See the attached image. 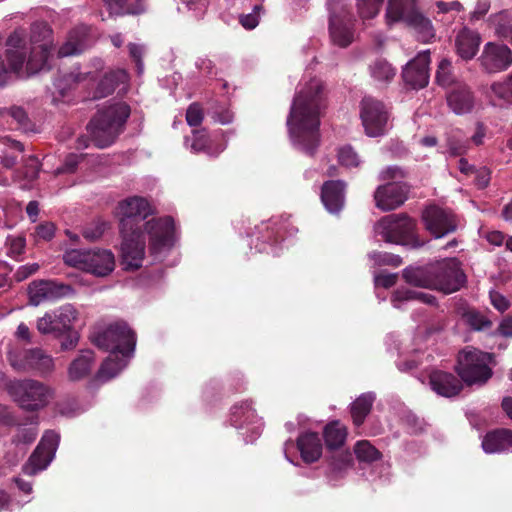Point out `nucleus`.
<instances>
[{
    "label": "nucleus",
    "instance_id": "1",
    "mask_svg": "<svg viewBox=\"0 0 512 512\" xmlns=\"http://www.w3.org/2000/svg\"><path fill=\"white\" fill-rule=\"evenodd\" d=\"M52 49V29L46 23H34L29 38L22 30H16L7 40L6 57L9 68L0 58V87L7 84L13 74L29 77L48 69Z\"/></svg>",
    "mask_w": 512,
    "mask_h": 512
},
{
    "label": "nucleus",
    "instance_id": "2",
    "mask_svg": "<svg viewBox=\"0 0 512 512\" xmlns=\"http://www.w3.org/2000/svg\"><path fill=\"white\" fill-rule=\"evenodd\" d=\"M326 106L324 85L313 78L301 85L292 102L287 127L292 144L306 154H313L319 143L322 110Z\"/></svg>",
    "mask_w": 512,
    "mask_h": 512
},
{
    "label": "nucleus",
    "instance_id": "3",
    "mask_svg": "<svg viewBox=\"0 0 512 512\" xmlns=\"http://www.w3.org/2000/svg\"><path fill=\"white\" fill-rule=\"evenodd\" d=\"M99 348L109 350V357L102 363L96 378L108 381L120 373L134 355L136 337L124 322H116L102 331L95 332L92 338Z\"/></svg>",
    "mask_w": 512,
    "mask_h": 512
},
{
    "label": "nucleus",
    "instance_id": "4",
    "mask_svg": "<svg viewBox=\"0 0 512 512\" xmlns=\"http://www.w3.org/2000/svg\"><path fill=\"white\" fill-rule=\"evenodd\" d=\"M406 282L444 294L458 291L466 282L461 263L456 258L443 259L426 267H410L403 271Z\"/></svg>",
    "mask_w": 512,
    "mask_h": 512
},
{
    "label": "nucleus",
    "instance_id": "5",
    "mask_svg": "<svg viewBox=\"0 0 512 512\" xmlns=\"http://www.w3.org/2000/svg\"><path fill=\"white\" fill-rule=\"evenodd\" d=\"M130 115V107L124 102H115L100 110L89 125L90 135L99 148L111 145L122 132Z\"/></svg>",
    "mask_w": 512,
    "mask_h": 512
},
{
    "label": "nucleus",
    "instance_id": "6",
    "mask_svg": "<svg viewBox=\"0 0 512 512\" xmlns=\"http://www.w3.org/2000/svg\"><path fill=\"white\" fill-rule=\"evenodd\" d=\"M386 20L389 25L398 21L404 22L424 43L435 37L432 22L417 10L416 0H389Z\"/></svg>",
    "mask_w": 512,
    "mask_h": 512
},
{
    "label": "nucleus",
    "instance_id": "7",
    "mask_svg": "<svg viewBox=\"0 0 512 512\" xmlns=\"http://www.w3.org/2000/svg\"><path fill=\"white\" fill-rule=\"evenodd\" d=\"M7 392L26 411H38L54 398V390L49 385L35 379H14L8 382Z\"/></svg>",
    "mask_w": 512,
    "mask_h": 512
},
{
    "label": "nucleus",
    "instance_id": "8",
    "mask_svg": "<svg viewBox=\"0 0 512 512\" xmlns=\"http://www.w3.org/2000/svg\"><path fill=\"white\" fill-rule=\"evenodd\" d=\"M416 222L406 214H390L381 218L374 225L375 237L387 243L420 247L423 242L416 234Z\"/></svg>",
    "mask_w": 512,
    "mask_h": 512
},
{
    "label": "nucleus",
    "instance_id": "9",
    "mask_svg": "<svg viewBox=\"0 0 512 512\" xmlns=\"http://www.w3.org/2000/svg\"><path fill=\"white\" fill-rule=\"evenodd\" d=\"M491 361V354L466 347L458 356V375L468 385H483L492 376Z\"/></svg>",
    "mask_w": 512,
    "mask_h": 512
},
{
    "label": "nucleus",
    "instance_id": "10",
    "mask_svg": "<svg viewBox=\"0 0 512 512\" xmlns=\"http://www.w3.org/2000/svg\"><path fill=\"white\" fill-rule=\"evenodd\" d=\"M63 260L68 266L87 271L100 277L107 276L115 267L113 253L105 249H70L64 253Z\"/></svg>",
    "mask_w": 512,
    "mask_h": 512
},
{
    "label": "nucleus",
    "instance_id": "11",
    "mask_svg": "<svg viewBox=\"0 0 512 512\" xmlns=\"http://www.w3.org/2000/svg\"><path fill=\"white\" fill-rule=\"evenodd\" d=\"M7 361L16 372H37L46 375L54 370L53 358L40 348L23 349L10 346Z\"/></svg>",
    "mask_w": 512,
    "mask_h": 512
},
{
    "label": "nucleus",
    "instance_id": "12",
    "mask_svg": "<svg viewBox=\"0 0 512 512\" xmlns=\"http://www.w3.org/2000/svg\"><path fill=\"white\" fill-rule=\"evenodd\" d=\"M150 250L156 260H163L175 243V225L171 217L151 219L145 223Z\"/></svg>",
    "mask_w": 512,
    "mask_h": 512
},
{
    "label": "nucleus",
    "instance_id": "13",
    "mask_svg": "<svg viewBox=\"0 0 512 512\" xmlns=\"http://www.w3.org/2000/svg\"><path fill=\"white\" fill-rule=\"evenodd\" d=\"M359 115L367 136L378 137L388 130L389 112L381 101L365 96L360 102Z\"/></svg>",
    "mask_w": 512,
    "mask_h": 512
},
{
    "label": "nucleus",
    "instance_id": "14",
    "mask_svg": "<svg viewBox=\"0 0 512 512\" xmlns=\"http://www.w3.org/2000/svg\"><path fill=\"white\" fill-rule=\"evenodd\" d=\"M231 425L243 436L246 445L253 442L261 435L264 423L252 407L251 402L244 401L232 407Z\"/></svg>",
    "mask_w": 512,
    "mask_h": 512
},
{
    "label": "nucleus",
    "instance_id": "15",
    "mask_svg": "<svg viewBox=\"0 0 512 512\" xmlns=\"http://www.w3.org/2000/svg\"><path fill=\"white\" fill-rule=\"evenodd\" d=\"M78 318L77 309L68 303L45 313L37 320L36 327L41 334H54L59 337L70 332Z\"/></svg>",
    "mask_w": 512,
    "mask_h": 512
},
{
    "label": "nucleus",
    "instance_id": "16",
    "mask_svg": "<svg viewBox=\"0 0 512 512\" xmlns=\"http://www.w3.org/2000/svg\"><path fill=\"white\" fill-rule=\"evenodd\" d=\"M122 235L121 260L125 270H135L142 266L145 256L144 234L138 229L120 230Z\"/></svg>",
    "mask_w": 512,
    "mask_h": 512
},
{
    "label": "nucleus",
    "instance_id": "17",
    "mask_svg": "<svg viewBox=\"0 0 512 512\" xmlns=\"http://www.w3.org/2000/svg\"><path fill=\"white\" fill-rule=\"evenodd\" d=\"M330 9V36L334 44L346 47L353 41L352 21L344 5L329 1Z\"/></svg>",
    "mask_w": 512,
    "mask_h": 512
},
{
    "label": "nucleus",
    "instance_id": "18",
    "mask_svg": "<svg viewBox=\"0 0 512 512\" xmlns=\"http://www.w3.org/2000/svg\"><path fill=\"white\" fill-rule=\"evenodd\" d=\"M426 230L436 239L442 238L457 229V222L451 211L438 206L427 207L422 213Z\"/></svg>",
    "mask_w": 512,
    "mask_h": 512
},
{
    "label": "nucleus",
    "instance_id": "19",
    "mask_svg": "<svg viewBox=\"0 0 512 512\" xmlns=\"http://www.w3.org/2000/svg\"><path fill=\"white\" fill-rule=\"evenodd\" d=\"M153 213L149 201L143 197L133 196L121 201L117 206L120 230H134L133 222L143 220Z\"/></svg>",
    "mask_w": 512,
    "mask_h": 512
},
{
    "label": "nucleus",
    "instance_id": "20",
    "mask_svg": "<svg viewBox=\"0 0 512 512\" xmlns=\"http://www.w3.org/2000/svg\"><path fill=\"white\" fill-rule=\"evenodd\" d=\"M72 289L54 280H36L28 286L29 303L38 306L47 301H55L68 296Z\"/></svg>",
    "mask_w": 512,
    "mask_h": 512
},
{
    "label": "nucleus",
    "instance_id": "21",
    "mask_svg": "<svg viewBox=\"0 0 512 512\" xmlns=\"http://www.w3.org/2000/svg\"><path fill=\"white\" fill-rule=\"evenodd\" d=\"M480 62L488 73L504 71L512 65V51L504 44L489 42L484 46Z\"/></svg>",
    "mask_w": 512,
    "mask_h": 512
},
{
    "label": "nucleus",
    "instance_id": "22",
    "mask_svg": "<svg viewBox=\"0 0 512 512\" xmlns=\"http://www.w3.org/2000/svg\"><path fill=\"white\" fill-rule=\"evenodd\" d=\"M429 64V50L418 53L403 69L404 82L414 89L425 87L429 82Z\"/></svg>",
    "mask_w": 512,
    "mask_h": 512
},
{
    "label": "nucleus",
    "instance_id": "23",
    "mask_svg": "<svg viewBox=\"0 0 512 512\" xmlns=\"http://www.w3.org/2000/svg\"><path fill=\"white\" fill-rule=\"evenodd\" d=\"M375 205L382 211H391L401 206L407 199L404 184L394 181L379 186L374 193Z\"/></svg>",
    "mask_w": 512,
    "mask_h": 512
},
{
    "label": "nucleus",
    "instance_id": "24",
    "mask_svg": "<svg viewBox=\"0 0 512 512\" xmlns=\"http://www.w3.org/2000/svg\"><path fill=\"white\" fill-rule=\"evenodd\" d=\"M446 98L448 107L456 115L471 113L476 106V99L473 92L464 84H457L447 94Z\"/></svg>",
    "mask_w": 512,
    "mask_h": 512
},
{
    "label": "nucleus",
    "instance_id": "25",
    "mask_svg": "<svg viewBox=\"0 0 512 512\" xmlns=\"http://www.w3.org/2000/svg\"><path fill=\"white\" fill-rule=\"evenodd\" d=\"M345 183L343 181H327L321 189V201L331 214L339 213L345 203Z\"/></svg>",
    "mask_w": 512,
    "mask_h": 512
},
{
    "label": "nucleus",
    "instance_id": "26",
    "mask_svg": "<svg viewBox=\"0 0 512 512\" xmlns=\"http://www.w3.org/2000/svg\"><path fill=\"white\" fill-rule=\"evenodd\" d=\"M90 44L88 28L86 26L77 27L69 32L66 42L58 50V57L80 54Z\"/></svg>",
    "mask_w": 512,
    "mask_h": 512
},
{
    "label": "nucleus",
    "instance_id": "27",
    "mask_svg": "<svg viewBox=\"0 0 512 512\" xmlns=\"http://www.w3.org/2000/svg\"><path fill=\"white\" fill-rule=\"evenodd\" d=\"M430 385L433 391L444 397H452L461 390L460 381L450 373L435 371L430 375Z\"/></svg>",
    "mask_w": 512,
    "mask_h": 512
},
{
    "label": "nucleus",
    "instance_id": "28",
    "mask_svg": "<svg viewBox=\"0 0 512 512\" xmlns=\"http://www.w3.org/2000/svg\"><path fill=\"white\" fill-rule=\"evenodd\" d=\"M481 38L477 32L461 30L455 41L457 54L464 60L472 59L478 52Z\"/></svg>",
    "mask_w": 512,
    "mask_h": 512
},
{
    "label": "nucleus",
    "instance_id": "29",
    "mask_svg": "<svg viewBox=\"0 0 512 512\" xmlns=\"http://www.w3.org/2000/svg\"><path fill=\"white\" fill-rule=\"evenodd\" d=\"M185 145L194 153L204 152L209 156L219 155L226 147L224 144L214 147L213 140L205 131H194L191 138L186 137Z\"/></svg>",
    "mask_w": 512,
    "mask_h": 512
},
{
    "label": "nucleus",
    "instance_id": "30",
    "mask_svg": "<svg viewBox=\"0 0 512 512\" xmlns=\"http://www.w3.org/2000/svg\"><path fill=\"white\" fill-rule=\"evenodd\" d=\"M94 364V354L91 350H83L68 368V376L72 381L86 377Z\"/></svg>",
    "mask_w": 512,
    "mask_h": 512
},
{
    "label": "nucleus",
    "instance_id": "31",
    "mask_svg": "<svg viewBox=\"0 0 512 512\" xmlns=\"http://www.w3.org/2000/svg\"><path fill=\"white\" fill-rule=\"evenodd\" d=\"M487 95L494 105L512 104V73L503 81L492 83Z\"/></svg>",
    "mask_w": 512,
    "mask_h": 512
},
{
    "label": "nucleus",
    "instance_id": "32",
    "mask_svg": "<svg viewBox=\"0 0 512 512\" xmlns=\"http://www.w3.org/2000/svg\"><path fill=\"white\" fill-rule=\"evenodd\" d=\"M56 450H34L22 470L26 475L33 476L46 469L54 459Z\"/></svg>",
    "mask_w": 512,
    "mask_h": 512
},
{
    "label": "nucleus",
    "instance_id": "33",
    "mask_svg": "<svg viewBox=\"0 0 512 512\" xmlns=\"http://www.w3.org/2000/svg\"><path fill=\"white\" fill-rule=\"evenodd\" d=\"M348 431L340 421L329 422L323 430V438L327 448H341L347 439Z\"/></svg>",
    "mask_w": 512,
    "mask_h": 512
},
{
    "label": "nucleus",
    "instance_id": "34",
    "mask_svg": "<svg viewBox=\"0 0 512 512\" xmlns=\"http://www.w3.org/2000/svg\"><path fill=\"white\" fill-rule=\"evenodd\" d=\"M127 81L128 74L123 69H118L105 74L97 86L94 98L107 96L112 93L119 84H125Z\"/></svg>",
    "mask_w": 512,
    "mask_h": 512
},
{
    "label": "nucleus",
    "instance_id": "35",
    "mask_svg": "<svg viewBox=\"0 0 512 512\" xmlns=\"http://www.w3.org/2000/svg\"><path fill=\"white\" fill-rule=\"evenodd\" d=\"M375 400V394L373 392H367L361 394L352 404H351V416L353 419V423L356 426H360L363 424L366 416L369 414L373 402Z\"/></svg>",
    "mask_w": 512,
    "mask_h": 512
},
{
    "label": "nucleus",
    "instance_id": "36",
    "mask_svg": "<svg viewBox=\"0 0 512 512\" xmlns=\"http://www.w3.org/2000/svg\"><path fill=\"white\" fill-rule=\"evenodd\" d=\"M410 300L418 301L430 306L436 305V298L432 294L417 292L408 288L397 289L392 297V303L395 308H400V302Z\"/></svg>",
    "mask_w": 512,
    "mask_h": 512
},
{
    "label": "nucleus",
    "instance_id": "37",
    "mask_svg": "<svg viewBox=\"0 0 512 512\" xmlns=\"http://www.w3.org/2000/svg\"><path fill=\"white\" fill-rule=\"evenodd\" d=\"M112 14H139L144 11V0H104Z\"/></svg>",
    "mask_w": 512,
    "mask_h": 512
},
{
    "label": "nucleus",
    "instance_id": "38",
    "mask_svg": "<svg viewBox=\"0 0 512 512\" xmlns=\"http://www.w3.org/2000/svg\"><path fill=\"white\" fill-rule=\"evenodd\" d=\"M512 447V431L497 429L486 434L482 441V448H509Z\"/></svg>",
    "mask_w": 512,
    "mask_h": 512
},
{
    "label": "nucleus",
    "instance_id": "39",
    "mask_svg": "<svg viewBox=\"0 0 512 512\" xmlns=\"http://www.w3.org/2000/svg\"><path fill=\"white\" fill-rule=\"evenodd\" d=\"M98 77L96 72L93 71H79L77 69L76 72H71L68 75H65L63 79H59L56 81L55 86L61 91L64 92L66 88H70L73 84L81 83L85 81H95Z\"/></svg>",
    "mask_w": 512,
    "mask_h": 512
},
{
    "label": "nucleus",
    "instance_id": "40",
    "mask_svg": "<svg viewBox=\"0 0 512 512\" xmlns=\"http://www.w3.org/2000/svg\"><path fill=\"white\" fill-rule=\"evenodd\" d=\"M286 459L295 466L316 462L321 457V450H284Z\"/></svg>",
    "mask_w": 512,
    "mask_h": 512
},
{
    "label": "nucleus",
    "instance_id": "41",
    "mask_svg": "<svg viewBox=\"0 0 512 512\" xmlns=\"http://www.w3.org/2000/svg\"><path fill=\"white\" fill-rule=\"evenodd\" d=\"M371 76L378 82H389L395 76V69L385 60H376L370 66Z\"/></svg>",
    "mask_w": 512,
    "mask_h": 512
},
{
    "label": "nucleus",
    "instance_id": "42",
    "mask_svg": "<svg viewBox=\"0 0 512 512\" xmlns=\"http://www.w3.org/2000/svg\"><path fill=\"white\" fill-rule=\"evenodd\" d=\"M37 437V430L34 427L19 426L11 438V444L15 447L30 446Z\"/></svg>",
    "mask_w": 512,
    "mask_h": 512
},
{
    "label": "nucleus",
    "instance_id": "43",
    "mask_svg": "<svg viewBox=\"0 0 512 512\" xmlns=\"http://www.w3.org/2000/svg\"><path fill=\"white\" fill-rule=\"evenodd\" d=\"M382 4V0H357V7L360 17L363 20L375 17L378 15Z\"/></svg>",
    "mask_w": 512,
    "mask_h": 512
},
{
    "label": "nucleus",
    "instance_id": "44",
    "mask_svg": "<svg viewBox=\"0 0 512 512\" xmlns=\"http://www.w3.org/2000/svg\"><path fill=\"white\" fill-rule=\"evenodd\" d=\"M338 160L341 165L352 168L358 167L361 163V159L357 152L349 145L341 147L338 152Z\"/></svg>",
    "mask_w": 512,
    "mask_h": 512
},
{
    "label": "nucleus",
    "instance_id": "45",
    "mask_svg": "<svg viewBox=\"0 0 512 512\" xmlns=\"http://www.w3.org/2000/svg\"><path fill=\"white\" fill-rule=\"evenodd\" d=\"M297 448H322V438L317 432L305 431L297 439Z\"/></svg>",
    "mask_w": 512,
    "mask_h": 512
},
{
    "label": "nucleus",
    "instance_id": "46",
    "mask_svg": "<svg viewBox=\"0 0 512 512\" xmlns=\"http://www.w3.org/2000/svg\"><path fill=\"white\" fill-rule=\"evenodd\" d=\"M7 253L10 257L18 258L24 253L26 241L21 236H9L6 241Z\"/></svg>",
    "mask_w": 512,
    "mask_h": 512
},
{
    "label": "nucleus",
    "instance_id": "47",
    "mask_svg": "<svg viewBox=\"0 0 512 512\" xmlns=\"http://www.w3.org/2000/svg\"><path fill=\"white\" fill-rule=\"evenodd\" d=\"M436 80L438 84L442 86H448L452 83L451 62L449 60L443 59L439 63L436 72Z\"/></svg>",
    "mask_w": 512,
    "mask_h": 512
},
{
    "label": "nucleus",
    "instance_id": "48",
    "mask_svg": "<svg viewBox=\"0 0 512 512\" xmlns=\"http://www.w3.org/2000/svg\"><path fill=\"white\" fill-rule=\"evenodd\" d=\"M448 153L452 156L462 155L467 150V142L453 134L447 139Z\"/></svg>",
    "mask_w": 512,
    "mask_h": 512
},
{
    "label": "nucleus",
    "instance_id": "49",
    "mask_svg": "<svg viewBox=\"0 0 512 512\" xmlns=\"http://www.w3.org/2000/svg\"><path fill=\"white\" fill-rule=\"evenodd\" d=\"M261 11L262 6L255 5L251 13L240 16L239 21L241 25L248 30L254 29L259 24Z\"/></svg>",
    "mask_w": 512,
    "mask_h": 512
},
{
    "label": "nucleus",
    "instance_id": "50",
    "mask_svg": "<svg viewBox=\"0 0 512 512\" xmlns=\"http://www.w3.org/2000/svg\"><path fill=\"white\" fill-rule=\"evenodd\" d=\"M33 235L36 241H49L55 235V226L51 222L41 223L36 226Z\"/></svg>",
    "mask_w": 512,
    "mask_h": 512
},
{
    "label": "nucleus",
    "instance_id": "51",
    "mask_svg": "<svg viewBox=\"0 0 512 512\" xmlns=\"http://www.w3.org/2000/svg\"><path fill=\"white\" fill-rule=\"evenodd\" d=\"M60 439V434L57 431L47 430L42 435L36 448H58Z\"/></svg>",
    "mask_w": 512,
    "mask_h": 512
},
{
    "label": "nucleus",
    "instance_id": "52",
    "mask_svg": "<svg viewBox=\"0 0 512 512\" xmlns=\"http://www.w3.org/2000/svg\"><path fill=\"white\" fill-rule=\"evenodd\" d=\"M39 269L40 265L38 263H27L18 267L14 277L16 281L21 282L37 273Z\"/></svg>",
    "mask_w": 512,
    "mask_h": 512
},
{
    "label": "nucleus",
    "instance_id": "53",
    "mask_svg": "<svg viewBox=\"0 0 512 512\" xmlns=\"http://www.w3.org/2000/svg\"><path fill=\"white\" fill-rule=\"evenodd\" d=\"M203 120V112L200 106L192 104L189 106L186 112V121L190 126H197Z\"/></svg>",
    "mask_w": 512,
    "mask_h": 512
},
{
    "label": "nucleus",
    "instance_id": "54",
    "mask_svg": "<svg viewBox=\"0 0 512 512\" xmlns=\"http://www.w3.org/2000/svg\"><path fill=\"white\" fill-rule=\"evenodd\" d=\"M489 297L493 307L500 312H504L510 307V301L498 291H490Z\"/></svg>",
    "mask_w": 512,
    "mask_h": 512
},
{
    "label": "nucleus",
    "instance_id": "55",
    "mask_svg": "<svg viewBox=\"0 0 512 512\" xmlns=\"http://www.w3.org/2000/svg\"><path fill=\"white\" fill-rule=\"evenodd\" d=\"M371 259L375 261V263L382 265V264H388L393 266H398L401 263V260L398 256H394L388 253H377L374 252L369 255Z\"/></svg>",
    "mask_w": 512,
    "mask_h": 512
},
{
    "label": "nucleus",
    "instance_id": "56",
    "mask_svg": "<svg viewBox=\"0 0 512 512\" xmlns=\"http://www.w3.org/2000/svg\"><path fill=\"white\" fill-rule=\"evenodd\" d=\"M397 275L393 273H380L374 276L377 287L389 288L396 283Z\"/></svg>",
    "mask_w": 512,
    "mask_h": 512
},
{
    "label": "nucleus",
    "instance_id": "57",
    "mask_svg": "<svg viewBox=\"0 0 512 512\" xmlns=\"http://www.w3.org/2000/svg\"><path fill=\"white\" fill-rule=\"evenodd\" d=\"M354 453L359 462L370 463L381 457L379 450H354Z\"/></svg>",
    "mask_w": 512,
    "mask_h": 512
},
{
    "label": "nucleus",
    "instance_id": "58",
    "mask_svg": "<svg viewBox=\"0 0 512 512\" xmlns=\"http://www.w3.org/2000/svg\"><path fill=\"white\" fill-rule=\"evenodd\" d=\"M129 53H130L131 58H133L136 63L138 73L141 74L144 69L143 63L141 60V57L143 54V47L140 45H137V44H130L129 45Z\"/></svg>",
    "mask_w": 512,
    "mask_h": 512
},
{
    "label": "nucleus",
    "instance_id": "59",
    "mask_svg": "<svg viewBox=\"0 0 512 512\" xmlns=\"http://www.w3.org/2000/svg\"><path fill=\"white\" fill-rule=\"evenodd\" d=\"M405 422L407 426L409 427V430L411 433H417L423 430L424 428V422L419 419L414 414H407L405 417Z\"/></svg>",
    "mask_w": 512,
    "mask_h": 512
},
{
    "label": "nucleus",
    "instance_id": "60",
    "mask_svg": "<svg viewBox=\"0 0 512 512\" xmlns=\"http://www.w3.org/2000/svg\"><path fill=\"white\" fill-rule=\"evenodd\" d=\"M0 424L4 426H13L16 419L10 408L0 405Z\"/></svg>",
    "mask_w": 512,
    "mask_h": 512
},
{
    "label": "nucleus",
    "instance_id": "61",
    "mask_svg": "<svg viewBox=\"0 0 512 512\" xmlns=\"http://www.w3.org/2000/svg\"><path fill=\"white\" fill-rule=\"evenodd\" d=\"M195 66L203 75L210 76L213 74L214 65L208 58H198L195 62Z\"/></svg>",
    "mask_w": 512,
    "mask_h": 512
},
{
    "label": "nucleus",
    "instance_id": "62",
    "mask_svg": "<svg viewBox=\"0 0 512 512\" xmlns=\"http://www.w3.org/2000/svg\"><path fill=\"white\" fill-rule=\"evenodd\" d=\"M333 452V457H341L343 458L341 464H333L335 470H341L348 466L351 461V453H349V450H331Z\"/></svg>",
    "mask_w": 512,
    "mask_h": 512
},
{
    "label": "nucleus",
    "instance_id": "63",
    "mask_svg": "<svg viewBox=\"0 0 512 512\" xmlns=\"http://www.w3.org/2000/svg\"><path fill=\"white\" fill-rule=\"evenodd\" d=\"M482 236L492 245L501 246L504 243L505 236L500 231H488L482 234Z\"/></svg>",
    "mask_w": 512,
    "mask_h": 512
},
{
    "label": "nucleus",
    "instance_id": "64",
    "mask_svg": "<svg viewBox=\"0 0 512 512\" xmlns=\"http://www.w3.org/2000/svg\"><path fill=\"white\" fill-rule=\"evenodd\" d=\"M68 335L65 338V340L61 343V349L62 350H71L74 349L79 341V335L75 331L66 332Z\"/></svg>",
    "mask_w": 512,
    "mask_h": 512
}]
</instances>
